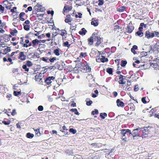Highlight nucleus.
<instances>
[{
	"label": "nucleus",
	"instance_id": "obj_1",
	"mask_svg": "<svg viewBox=\"0 0 159 159\" xmlns=\"http://www.w3.org/2000/svg\"><path fill=\"white\" fill-rule=\"evenodd\" d=\"M126 77L122 75H120L116 76L115 78V80L118 81V82L120 84L124 85L126 83Z\"/></svg>",
	"mask_w": 159,
	"mask_h": 159
},
{
	"label": "nucleus",
	"instance_id": "obj_2",
	"mask_svg": "<svg viewBox=\"0 0 159 159\" xmlns=\"http://www.w3.org/2000/svg\"><path fill=\"white\" fill-rule=\"evenodd\" d=\"M143 128H141V131H139L141 134L142 133V135H141V136L143 137H146L147 136H148V135L150 134L151 131L150 130L151 128L149 127H145L143 128V129H143Z\"/></svg>",
	"mask_w": 159,
	"mask_h": 159
},
{
	"label": "nucleus",
	"instance_id": "obj_3",
	"mask_svg": "<svg viewBox=\"0 0 159 159\" xmlns=\"http://www.w3.org/2000/svg\"><path fill=\"white\" fill-rule=\"evenodd\" d=\"M34 10L35 11V12H43L45 10V9L42 5L38 3L34 7Z\"/></svg>",
	"mask_w": 159,
	"mask_h": 159
},
{
	"label": "nucleus",
	"instance_id": "obj_4",
	"mask_svg": "<svg viewBox=\"0 0 159 159\" xmlns=\"http://www.w3.org/2000/svg\"><path fill=\"white\" fill-rule=\"evenodd\" d=\"M141 128H139L134 129L132 131V133H131V134L134 137L137 136H140V134H141V133L139 132V131H141Z\"/></svg>",
	"mask_w": 159,
	"mask_h": 159
},
{
	"label": "nucleus",
	"instance_id": "obj_5",
	"mask_svg": "<svg viewBox=\"0 0 159 159\" xmlns=\"http://www.w3.org/2000/svg\"><path fill=\"white\" fill-rule=\"evenodd\" d=\"M154 36V32H151L149 30H147L145 33V37L147 39L152 38Z\"/></svg>",
	"mask_w": 159,
	"mask_h": 159
},
{
	"label": "nucleus",
	"instance_id": "obj_6",
	"mask_svg": "<svg viewBox=\"0 0 159 159\" xmlns=\"http://www.w3.org/2000/svg\"><path fill=\"white\" fill-rule=\"evenodd\" d=\"M94 39L96 41L95 43V46L97 47L99 46L103 41L102 39H101L100 36H98V35L95 36Z\"/></svg>",
	"mask_w": 159,
	"mask_h": 159
},
{
	"label": "nucleus",
	"instance_id": "obj_7",
	"mask_svg": "<svg viewBox=\"0 0 159 159\" xmlns=\"http://www.w3.org/2000/svg\"><path fill=\"white\" fill-rule=\"evenodd\" d=\"M2 5L4 7V8H6L8 10L11 9L12 6L7 0L4 1L2 2Z\"/></svg>",
	"mask_w": 159,
	"mask_h": 159
},
{
	"label": "nucleus",
	"instance_id": "obj_8",
	"mask_svg": "<svg viewBox=\"0 0 159 159\" xmlns=\"http://www.w3.org/2000/svg\"><path fill=\"white\" fill-rule=\"evenodd\" d=\"M134 29V26L131 23H130L128 25L127 29V32L130 33L132 32Z\"/></svg>",
	"mask_w": 159,
	"mask_h": 159
},
{
	"label": "nucleus",
	"instance_id": "obj_9",
	"mask_svg": "<svg viewBox=\"0 0 159 159\" xmlns=\"http://www.w3.org/2000/svg\"><path fill=\"white\" fill-rule=\"evenodd\" d=\"M55 78V77L53 76H49L46 78L45 80V82L46 83L47 85H48L51 84Z\"/></svg>",
	"mask_w": 159,
	"mask_h": 159
},
{
	"label": "nucleus",
	"instance_id": "obj_10",
	"mask_svg": "<svg viewBox=\"0 0 159 159\" xmlns=\"http://www.w3.org/2000/svg\"><path fill=\"white\" fill-rule=\"evenodd\" d=\"M141 58L142 59L147 61L149 60V57L147 55V52H141Z\"/></svg>",
	"mask_w": 159,
	"mask_h": 159
},
{
	"label": "nucleus",
	"instance_id": "obj_11",
	"mask_svg": "<svg viewBox=\"0 0 159 159\" xmlns=\"http://www.w3.org/2000/svg\"><path fill=\"white\" fill-rule=\"evenodd\" d=\"M18 58L21 61H24L26 59V56L24 52H21L19 53Z\"/></svg>",
	"mask_w": 159,
	"mask_h": 159
},
{
	"label": "nucleus",
	"instance_id": "obj_12",
	"mask_svg": "<svg viewBox=\"0 0 159 159\" xmlns=\"http://www.w3.org/2000/svg\"><path fill=\"white\" fill-rule=\"evenodd\" d=\"M72 9V6H69L68 5H65L63 10V13L65 15V12H69L71 11Z\"/></svg>",
	"mask_w": 159,
	"mask_h": 159
},
{
	"label": "nucleus",
	"instance_id": "obj_13",
	"mask_svg": "<svg viewBox=\"0 0 159 159\" xmlns=\"http://www.w3.org/2000/svg\"><path fill=\"white\" fill-rule=\"evenodd\" d=\"M127 133H129L130 134H131V132L130 130L129 129H123L121 130V134L122 137L125 136V134Z\"/></svg>",
	"mask_w": 159,
	"mask_h": 159
},
{
	"label": "nucleus",
	"instance_id": "obj_14",
	"mask_svg": "<svg viewBox=\"0 0 159 159\" xmlns=\"http://www.w3.org/2000/svg\"><path fill=\"white\" fill-rule=\"evenodd\" d=\"M73 18H71V15L70 14L67 15L65 19V21L66 23H71L70 22L72 21Z\"/></svg>",
	"mask_w": 159,
	"mask_h": 159
},
{
	"label": "nucleus",
	"instance_id": "obj_15",
	"mask_svg": "<svg viewBox=\"0 0 159 159\" xmlns=\"http://www.w3.org/2000/svg\"><path fill=\"white\" fill-rule=\"evenodd\" d=\"M99 60H100V61L102 63L107 62L108 61L107 58H106L104 56H101V57L100 58H98L96 59V61L97 62L99 61H98Z\"/></svg>",
	"mask_w": 159,
	"mask_h": 159
},
{
	"label": "nucleus",
	"instance_id": "obj_16",
	"mask_svg": "<svg viewBox=\"0 0 159 159\" xmlns=\"http://www.w3.org/2000/svg\"><path fill=\"white\" fill-rule=\"evenodd\" d=\"M32 46L34 48H36L39 44V41L38 39H34L32 40Z\"/></svg>",
	"mask_w": 159,
	"mask_h": 159
},
{
	"label": "nucleus",
	"instance_id": "obj_17",
	"mask_svg": "<svg viewBox=\"0 0 159 159\" xmlns=\"http://www.w3.org/2000/svg\"><path fill=\"white\" fill-rule=\"evenodd\" d=\"M116 103L117 106L118 107H124V103L123 102L121 101L119 99H118L116 100Z\"/></svg>",
	"mask_w": 159,
	"mask_h": 159
},
{
	"label": "nucleus",
	"instance_id": "obj_18",
	"mask_svg": "<svg viewBox=\"0 0 159 159\" xmlns=\"http://www.w3.org/2000/svg\"><path fill=\"white\" fill-rule=\"evenodd\" d=\"M11 57H4L3 58V61L4 62H6L7 61H8L10 62L11 64H13V62L12 61V59L11 58Z\"/></svg>",
	"mask_w": 159,
	"mask_h": 159
},
{
	"label": "nucleus",
	"instance_id": "obj_19",
	"mask_svg": "<svg viewBox=\"0 0 159 159\" xmlns=\"http://www.w3.org/2000/svg\"><path fill=\"white\" fill-rule=\"evenodd\" d=\"M33 129L34 130L35 133V135L37 136H39L41 135V133L40 132V128H38L36 129L35 128H34Z\"/></svg>",
	"mask_w": 159,
	"mask_h": 159
},
{
	"label": "nucleus",
	"instance_id": "obj_20",
	"mask_svg": "<svg viewBox=\"0 0 159 159\" xmlns=\"http://www.w3.org/2000/svg\"><path fill=\"white\" fill-rule=\"evenodd\" d=\"M11 50L10 47H7L4 49L2 50L3 55L6 54L7 53L10 52Z\"/></svg>",
	"mask_w": 159,
	"mask_h": 159
},
{
	"label": "nucleus",
	"instance_id": "obj_21",
	"mask_svg": "<svg viewBox=\"0 0 159 159\" xmlns=\"http://www.w3.org/2000/svg\"><path fill=\"white\" fill-rule=\"evenodd\" d=\"M93 37L91 36L88 39V45L89 46H91L93 44Z\"/></svg>",
	"mask_w": 159,
	"mask_h": 159
},
{
	"label": "nucleus",
	"instance_id": "obj_22",
	"mask_svg": "<svg viewBox=\"0 0 159 159\" xmlns=\"http://www.w3.org/2000/svg\"><path fill=\"white\" fill-rule=\"evenodd\" d=\"M61 50L59 48L55 49L53 51V53L57 56H59L60 55V52Z\"/></svg>",
	"mask_w": 159,
	"mask_h": 159
},
{
	"label": "nucleus",
	"instance_id": "obj_23",
	"mask_svg": "<svg viewBox=\"0 0 159 159\" xmlns=\"http://www.w3.org/2000/svg\"><path fill=\"white\" fill-rule=\"evenodd\" d=\"M25 14V13L24 12H21L20 13L19 15V18L21 20L24 21L25 20V19L24 18V16Z\"/></svg>",
	"mask_w": 159,
	"mask_h": 159
},
{
	"label": "nucleus",
	"instance_id": "obj_24",
	"mask_svg": "<svg viewBox=\"0 0 159 159\" xmlns=\"http://www.w3.org/2000/svg\"><path fill=\"white\" fill-rule=\"evenodd\" d=\"M83 69V71L85 72H88L90 70V68L88 65H85Z\"/></svg>",
	"mask_w": 159,
	"mask_h": 159
},
{
	"label": "nucleus",
	"instance_id": "obj_25",
	"mask_svg": "<svg viewBox=\"0 0 159 159\" xmlns=\"http://www.w3.org/2000/svg\"><path fill=\"white\" fill-rule=\"evenodd\" d=\"M35 80L36 81H40L42 79V77L40 74H39V75L37 74L35 76Z\"/></svg>",
	"mask_w": 159,
	"mask_h": 159
},
{
	"label": "nucleus",
	"instance_id": "obj_26",
	"mask_svg": "<svg viewBox=\"0 0 159 159\" xmlns=\"http://www.w3.org/2000/svg\"><path fill=\"white\" fill-rule=\"evenodd\" d=\"M126 7L125 6H122L117 8V11L119 12H123L125 10Z\"/></svg>",
	"mask_w": 159,
	"mask_h": 159
},
{
	"label": "nucleus",
	"instance_id": "obj_27",
	"mask_svg": "<svg viewBox=\"0 0 159 159\" xmlns=\"http://www.w3.org/2000/svg\"><path fill=\"white\" fill-rule=\"evenodd\" d=\"M87 32V30L84 28H82L81 29V31H79V33L81 35H85V34L86 33V32Z\"/></svg>",
	"mask_w": 159,
	"mask_h": 159
},
{
	"label": "nucleus",
	"instance_id": "obj_28",
	"mask_svg": "<svg viewBox=\"0 0 159 159\" xmlns=\"http://www.w3.org/2000/svg\"><path fill=\"white\" fill-rule=\"evenodd\" d=\"M138 49V47L136 45H134L133 46L132 48L131 49V51L134 54L136 53V52L135 51V50Z\"/></svg>",
	"mask_w": 159,
	"mask_h": 159
},
{
	"label": "nucleus",
	"instance_id": "obj_29",
	"mask_svg": "<svg viewBox=\"0 0 159 159\" xmlns=\"http://www.w3.org/2000/svg\"><path fill=\"white\" fill-rule=\"evenodd\" d=\"M32 14H35V15L34 16H36L37 17H38L39 16H43L44 15V13L39 14L37 13V12H35L34 10L33 11H32Z\"/></svg>",
	"mask_w": 159,
	"mask_h": 159
},
{
	"label": "nucleus",
	"instance_id": "obj_30",
	"mask_svg": "<svg viewBox=\"0 0 159 159\" xmlns=\"http://www.w3.org/2000/svg\"><path fill=\"white\" fill-rule=\"evenodd\" d=\"M70 111L74 112L75 114L77 115H79L80 114L77 110L76 108L71 109L70 110Z\"/></svg>",
	"mask_w": 159,
	"mask_h": 159
},
{
	"label": "nucleus",
	"instance_id": "obj_31",
	"mask_svg": "<svg viewBox=\"0 0 159 159\" xmlns=\"http://www.w3.org/2000/svg\"><path fill=\"white\" fill-rule=\"evenodd\" d=\"M107 116V114L106 113H101L100 114V116L102 119H105Z\"/></svg>",
	"mask_w": 159,
	"mask_h": 159
},
{
	"label": "nucleus",
	"instance_id": "obj_32",
	"mask_svg": "<svg viewBox=\"0 0 159 159\" xmlns=\"http://www.w3.org/2000/svg\"><path fill=\"white\" fill-rule=\"evenodd\" d=\"M136 36H138L140 37H142L143 36V32L141 31H138L135 33Z\"/></svg>",
	"mask_w": 159,
	"mask_h": 159
},
{
	"label": "nucleus",
	"instance_id": "obj_33",
	"mask_svg": "<svg viewBox=\"0 0 159 159\" xmlns=\"http://www.w3.org/2000/svg\"><path fill=\"white\" fill-rule=\"evenodd\" d=\"M26 137L28 138L32 139L34 137V134H33L29 132L26 134Z\"/></svg>",
	"mask_w": 159,
	"mask_h": 159
},
{
	"label": "nucleus",
	"instance_id": "obj_34",
	"mask_svg": "<svg viewBox=\"0 0 159 159\" xmlns=\"http://www.w3.org/2000/svg\"><path fill=\"white\" fill-rule=\"evenodd\" d=\"M86 105L88 106H90L92 103V101H90L89 98L86 99Z\"/></svg>",
	"mask_w": 159,
	"mask_h": 159
},
{
	"label": "nucleus",
	"instance_id": "obj_35",
	"mask_svg": "<svg viewBox=\"0 0 159 159\" xmlns=\"http://www.w3.org/2000/svg\"><path fill=\"white\" fill-rule=\"evenodd\" d=\"M106 71L109 74H112L113 73V70L111 68L108 67L107 68Z\"/></svg>",
	"mask_w": 159,
	"mask_h": 159
},
{
	"label": "nucleus",
	"instance_id": "obj_36",
	"mask_svg": "<svg viewBox=\"0 0 159 159\" xmlns=\"http://www.w3.org/2000/svg\"><path fill=\"white\" fill-rule=\"evenodd\" d=\"M122 29L121 27H120L118 25H116L114 26V30L115 31H117L119 32L118 30L120 29Z\"/></svg>",
	"mask_w": 159,
	"mask_h": 159
},
{
	"label": "nucleus",
	"instance_id": "obj_37",
	"mask_svg": "<svg viewBox=\"0 0 159 159\" xmlns=\"http://www.w3.org/2000/svg\"><path fill=\"white\" fill-rule=\"evenodd\" d=\"M19 52V51H17L15 52H12L11 53V54L10 55L9 54H7L6 56V57H7V56H8V57H13V56L16 53V54H17L18 52Z\"/></svg>",
	"mask_w": 159,
	"mask_h": 159
},
{
	"label": "nucleus",
	"instance_id": "obj_38",
	"mask_svg": "<svg viewBox=\"0 0 159 159\" xmlns=\"http://www.w3.org/2000/svg\"><path fill=\"white\" fill-rule=\"evenodd\" d=\"M45 36L48 38V39H47L48 41H49L51 40V34L50 33L48 32L46 33Z\"/></svg>",
	"mask_w": 159,
	"mask_h": 159
},
{
	"label": "nucleus",
	"instance_id": "obj_39",
	"mask_svg": "<svg viewBox=\"0 0 159 159\" xmlns=\"http://www.w3.org/2000/svg\"><path fill=\"white\" fill-rule=\"evenodd\" d=\"M24 29L27 31L30 30V26L29 25H25L23 24Z\"/></svg>",
	"mask_w": 159,
	"mask_h": 159
},
{
	"label": "nucleus",
	"instance_id": "obj_40",
	"mask_svg": "<svg viewBox=\"0 0 159 159\" xmlns=\"http://www.w3.org/2000/svg\"><path fill=\"white\" fill-rule=\"evenodd\" d=\"M69 24L70 25V29H71L72 30H76V25H73L71 23H69Z\"/></svg>",
	"mask_w": 159,
	"mask_h": 159
},
{
	"label": "nucleus",
	"instance_id": "obj_41",
	"mask_svg": "<svg viewBox=\"0 0 159 159\" xmlns=\"http://www.w3.org/2000/svg\"><path fill=\"white\" fill-rule=\"evenodd\" d=\"M25 65H27L29 67H30L33 66V63L30 61L28 60L26 61V63Z\"/></svg>",
	"mask_w": 159,
	"mask_h": 159
},
{
	"label": "nucleus",
	"instance_id": "obj_42",
	"mask_svg": "<svg viewBox=\"0 0 159 159\" xmlns=\"http://www.w3.org/2000/svg\"><path fill=\"white\" fill-rule=\"evenodd\" d=\"M70 44H69V42L66 41L63 43V46L65 47H67L68 48H69L70 46Z\"/></svg>",
	"mask_w": 159,
	"mask_h": 159
},
{
	"label": "nucleus",
	"instance_id": "obj_43",
	"mask_svg": "<svg viewBox=\"0 0 159 159\" xmlns=\"http://www.w3.org/2000/svg\"><path fill=\"white\" fill-rule=\"evenodd\" d=\"M17 33V30L16 29H15L10 32V34L12 36H15V34Z\"/></svg>",
	"mask_w": 159,
	"mask_h": 159
},
{
	"label": "nucleus",
	"instance_id": "obj_44",
	"mask_svg": "<svg viewBox=\"0 0 159 159\" xmlns=\"http://www.w3.org/2000/svg\"><path fill=\"white\" fill-rule=\"evenodd\" d=\"M155 49L156 51L159 52V43H157L155 45Z\"/></svg>",
	"mask_w": 159,
	"mask_h": 159
},
{
	"label": "nucleus",
	"instance_id": "obj_45",
	"mask_svg": "<svg viewBox=\"0 0 159 159\" xmlns=\"http://www.w3.org/2000/svg\"><path fill=\"white\" fill-rule=\"evenodd\" d=\"M5 10L4 7H3L2 5H0V12L3 13Z\"/></svg>",
	"mask_w": 159,
	"mask_h": 159
},
{
	"label": "nucleus",
	"instance_id": "obj_46",
	"mask_svg": "<svg viewBox=\"0 0 159 159\" xmlns=\"http://www.w3.org/2000/svg\"><path fill=\"white\" fill-rule=\"evenodd\" d=\"M91 24L93 25L94 26H97L98 24L96 20L92 21L91 22Z\"/></svg>",
	"mask_w": 159,
	"mask_h": 159
},
{
	"label": "nucleus",
	"instance_id": "obj_47",
	"mask_svg": "<svg viewBox=\"0 0 159 159\" xmlns=\"http://www.w3.org/2000/svg\"><path fill=\"white\" fill-rule=\"evenodd\" d=\"M20 43L24 47V44H26L24 43L23 37H21L20 38Z\"/></svg>",
	"mask_w": 159,
	"mask_h": 159
},
{
	"label": "nucleus",
	"instance_id": "obj_48",
	"mask_svg": "<svg viewBox=\"0 0 159 159\" xmlns=\"http://www.w3.org/2000/svg\"><path fill=\"white\" fill-rule=\"evenodd\" d=\"M140 63V61L139 60H137L135 61L134 63H133V66L135 67H139V66L137 65L135 63H137V64H139Z\"/></svg>",
	"mask_w": 159,
	"mask_h": 159
},
{
	"label": "nucleus",
	"instance_id": "obj_49",
	"mask_svg": "<svg viewBox=\"0 0 159 159\" xmlns=\"http://www.w3.org/2000/svg\"><path fill=\"white\" fill-rule=\"evenodd\" d=\"M27 66V65L25 64L23 65L22 67L25 70V71L28 72L29 71V68H28Z\"/></svg>",
	"mask_w": 159,
	"mask_h": 159
},
{
	"label": "nucleus",
	"instance_id": "obj_50",
	"mask_svg": "<svg viewBox=\"0 0 159 159\" xmlns=\"http://www.w3.org/2000/svg\"><path fill=\"white\" fill-rule=\"evenodd\" d=\"M98 111L97 109H95L94 111H92L91 113V115H94L95 114H98Z\"/></svg>",
	"mask_w": 159,
	"mask_h": 159
},
{
	"label": "nucleus",
	"instance_id": "obj_51",
	"mask_svg": "<svg viewBox=\"0 0 159 159\" xmlns=\"http://www.w3.org/2000/svg\"><path fill=\"white\" fill-rule=\"evenodd\" d=\"M40 59L41 60L43 61H45V62H48V58L47 57H43L41 58H40Z\"/></svg>",
	"mask_w": 159,
	"mask_h": 159
},
{
	"label": "nucleus",
	"instance_id": "obj_52",
	"mask_svg": "<svg viewBox=\"0 0 159 159\" xmlns=\"http://www.w3.org/2000/svg\"><path fill=\"white\" fill-rule=\"evenodd\" d=\"M130 108L131 111H133L135 110V107L134 104L132 103L131 104V107H130Z\"/></svg>",
	"mask_w": 159,
	"mask_h": 159
},
{
	"label": "nucleus",
	"instance_id": "obj_53",
	"mask_svg": "<svg viewBox=\"0 0 159 159\" xmlns=\"http://www.w3.org/2000/svg\"><path fill=\"white\" fill-rule=\"evenodd\" d=\"M127 63V62L126 61L122 60L121 61V66L122 67L125 66Z\"/></svg>",
	"mask_w": 159,
	"mask_h": 159
},
{
	"label": "nucleus",
	"instance_id": "obj_54",
	"mask_svg": "<svg viewBox=\"0 0 159 159\" xmlns=\"http://www.w3.org/2000/svg\"><path fill=\"white\" fill-rule=\"evenodd\" d=\"M67 34L66 31L65 30H61L60 34L63 36L65 34Z\"/></svg>",
	"mask_w": 159,
	"mask_h": 159
},
{
	"label": "nucleus",
	"instance_id": "obj_55",
	"mask_svg": "<svg viewBox=\"0 0 159 159\" xmlns=\"http://www.w3.org/2000/svg\"><path fill=\"white\" fill-rule=\"evenodd\" d=\"M154 110L153 109H151V110L149 112V116L150 117H151L152 116H153L154 115L153 112Z\"/></svg>",
	"mask_w": 159,
	"mask_h": 159
},
{
	"label": "nucleus",
	"instance_id": "obj_56",
	"mask_svg": "<svg viewBox=\"0 0 159 159\" xmlns=\"http://www.w3.org/2000/svg\"><path fill=\"white\" fill-rule=\"evenodd\" d=\"M69 131L74 134L76 133L77 131L76 129L73 128H70L69 129Z\"/></svg>",
	"mask_w": 159,
	"mask_h": 159
},
{
	"label": "nucleus",
	"instance_id": "obj_57",
	"mask_svg": "<svg viewBox=\"0 0 159 159\" xmlns=\"http://www.w3.org/2000/svg\"><path fill=\"white\" fill-rule=\"evenodd\" d=\"M21 93L20 91H14L13 94L15 96H17Z\"/></svg>",
	"mask_w": 159,
	"mask_h": 159
},
{
	"label": "nucleus",
	"instance_id": "obj_58",
	"mask_svg": "<svg viewBox=\"0 0 159 159\" xmlns=\"http://www.w3.org/2000/svg\"><path fill=\"white\" fill-rule=\"evenodd\" d=\"M2 123L4 124L5 125H8L10 124V120L7 121L3 120L2 121Z\"/></svg>",
	"mask_w": 159,
	"mask_h": 159
},
{
	"label": "nucleus",
	"instance_id": "obj_59",
	"mask_svg": "<svg viewBox=\"0 0 159 159\" xmlns=\"http://www.w3.org/2000/svg\"><path fill=\"white\" fill-rule=\"evenodd\" d=\"M146 97H145L143 98H142V102L143 104H146L147 103V102L146 101Z\"/></svg>",
	"mask_w": 159,
	"mask_h": 159
},
{
	"label": "nucleus",
	"instance_id": "obj_60",
	"mask_svg": "<svg viewBox=\"0 0 159 159\" xmlns=\"http://www.w3.org/2000/svg\"><path fill=\"white\" fill-rule=\"evenodd\" d=\"M56 59L57 58L55 57H54L52 58H50L49 60L51 63H53L55 60H56Z\"/></svg>",
	"mask_w": 159,
	"mask_h": 159
},
{
	"label": "nucleus",
	"instance_id": "obj_61",
	"mask_svg": "<svg viewBox=\"0 0 159 159\" xmlns=\"http://www.w3.org/2000/svg\"><path fill=\"white\" fill-rule=\"evenodd\" d=\"M87 56V52H81L80 54V56L83 57H85Z\"/></svg>",
	"mask_w": 159,
	"mask_h": 159
},
{
	"label": "nucleus",
	"instance_id": "obj_62",
	"mask_svg": "<svg viewBox=\"0 0 159 159\" xmlns=\"http://www.w3.org/2000/svg\"><path fill=\"white\" fill-rule=\"evenodd\" d=\"M47 13L48 14H51V15L52 16L54 14V11L53 10H52L51 11H47Z\"/></svg>",
	"mask_w": 159,
	"mask_h": 159
},
{
	"label": "nucleus",
	"instance_id": "obj_63",
	"mask_svg": "<svg viewBox=\"0 0 159 159\" xmlns=\"http://www.w3.org/2000/svg\"><path fill=\"white\" fill-rule=\"evenodd\" d=\"M18 69L17 68H14L12 69V72L13 73H15L16 72H18Z\"/></svg>",
	"mask_w": 159,
	"mask_h": 159
},
{
	"label": "nucleus",
	"instance_id": "obj_64",
	"mask_svg": "<svg viewBox=\"0 0 159 159\" xmlns=\"http://www.w3.org/2000/svg\"><path fill=\"white\" fill-rule=\"evenodd\" d=\"M43 107L42 106H39L38 107V110L39 111H42L43 110Z\"/></svg>",
	"mask_w": 159,
	"mask_h": 159
}]
</instances>
